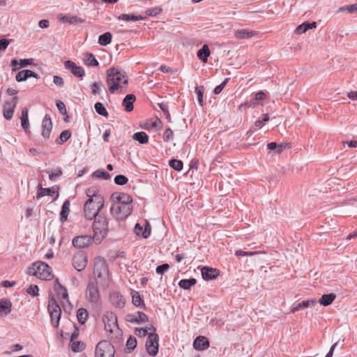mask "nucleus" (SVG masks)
Instances as JSON below:
<instances>
[{
    "instance_id": "obj_1",
    "label": "nucleus",
    "mask_w": 357,
    "mask_h": 357,
    "mask_svg": "<svg viewBox=\"0 0 357 357\" xmlns=\"http://www.w3.org/2000/svg\"><path fill=\"white\" fill-rule=\"evenodd\" d=\"M106 82L109 86V92L114 93L116 90L121 89L123 86L128 84V78L124 71L111 68L107 71Z\"/></svg>"
},
{
    "instance_id": "obj_2",
    "label": "nucleus",
    "mask_w": 357,
    "mask_h": 357,
    "mask_svg": "<svg viewBox=\"0 0 357 357\" xmlns=\"http://www.w3.org/2000/svg\"><path fill=\"white\" fill-rule=\"evenodd\" d=\"M93 223V241L98 244L107 236L108 231V221L106 215L104 213H100L96 215Z\"/></svg>"
},
{
    "instance_id": "obj_3",
    "label": "nucleus",
    "mask_w": 357,
    "mask_h": 357,
    "mask_svg": "<svg viewBox=\"0 0 357 357\" xmlns=\"http://www.w3.org/2000/svg\"><path fill=\"white\" fill-rule=\"evenodd\" d=\"M93 280L100 282V286H103L107 283L109 278V270L105 259L102 257H97L94 259Z\"/></svg>"
},
{
    "instance_id": "obj_4",
    "label": "nucleus",
    "mask_w": 357,
    "mask_h": 357,
    "mask_svg": "<svg viewBox=\"0 0 357 357\" xmlns=\"http://www.w3.org/2000/svg\"><path fill=\"white\" fill-rule=\"evenodd\" d=\"M27 273L29 275L36 276L41 280H50L53 278L51 268L47 263L43 261L33 263L28 268Z\"/></svg>"
},
{
    "instance_id": "obj_5",
    "label": "nucleus",
    "mask_w": 357,
    "mask_h": 357,
    "mask_svg": "<svg viewBox=\"0 0 357 357\" xmlns=\"http://www.w3.org/2000/svg\"><path fill=\"white\" fill-rule=\"evenodd\" d=\"M132 209V206L114 202L110 208V213L116 220H123L131 214Z\"/></svg>"
},
{
    "instance_id": "obj_6",
    "label": "nucleus",
    "mask_w": 357,
    "mask_h": 357,
    "mask_svg": "<svg viewBox=\"0 0 357 357\" xmlns=\"http://www.w3.org/2000/svg\"><path fill=\"white\" fill-rule=\"evenodd\" d=\"M47 310L51 317L52 326L54 328L58 327L61 319V310L54 297L49 299Z\"/></svg>"
},
{
    "instance_id": "obj_7",
    "label": "nucleus",
    "mask_w": 357,
    "mask_h": 357,
    "mask_svg": "<svg viewBox=\"0 0 357 357\" xmlns=\"http://www.w3.org/2000/svg\"><path fill=\"white\" fill-rule=\"evenodd\" d=\"M114 346L107 340L99 342L95 351V357H114Z\"/></svg>"
},
{
    "instance_id": "obj_8",
    "label": "nucleus",
    "mask_w": 357,
    "mask_h": 357,
    "mask_svg": "<svg viewBox=\"0 0 357 357\" xmlns=\"http://www.w3.org/2000/svg\"><path fill=\"white\" fill-rule=\"evenodd\" d=\"M98 285H100V282L89 279L86 290V298L91 303H96L100 300Z\"/></svg>"
},
{
    "instance_id": "obj_9",
    "label": "nucleus",
    "mask_w": 357,
    "mask_h": 357,
    "mask_svg": "<svg viewBox=\"0 0 357 357\" xmlns=\"http://www.w3.org/2000/svg\"><path fill=\"white\" fill-rule=\"evenodd\" d=\"M159 336L155 333H150L146 341L147 353L152 356H155L158 353Z\"/></svg>"
},
{
    "instance_id": "obj_10",
    "label": "nucleus",
    "mask_w": 357,
    "mask_h": 357,
    "mask_svg": "<svg viewBox=\"0 0 357 357\" xmlns=\"http://www.w3.org/2000/svg\"><path fill=\"white\" fill-rule=\"evenodd\" d=\"M102 321L105 329L109 333H112L114 328H118L116 315L112 312H107L103 315Z\"/></svg>"
},
{
    "instance_id": "obj_11",
    "label": "nucleus",
    "mask_w": 357,
    "mask_h": 357,
    "mask_svg": "<svg viewBox=\"0 0 357 357\" xmlns=\"http://www.w3.org/2000/svg\"><path fill=\"white\" fill-rule=\"evenodd\" d=\"M17 102V97H13L11 100L5 102L3 106V115L6 120H10L13 118Z\"/></svg>"
},
{
    "instance_id": "obj_12",
    "label": "nucleus",
    "mask_w": 357,
    "mask_h": 357,
    "mask_svg": "<svg viewBox=\"0 0 357 357\" xmlns=\"http://www.w3.org/2000/svg\"><path fill=\"white\" fill-rule=\"evenodd\" d=\"M87 264V256L82 252L79 251L73 257V266L77 271H81Z\"/></svg>"
},
{
    "instance_id": "obj_13",
    "label": "nucleus",
    "mask_w": 357,
    "mask_h": 357,
    "mask_svg": "<svg viewBox=\"0 0 357 357\" xmlns=\"http://www.w3.org/2000/svg\"><path fill=\"white\" fill-rule=\"evenodd\" d=\"M92 199H88L84 205V217L88 220H92L96 215L100 213L93 205Z\"/></svg>"
},
{
    "instance_id": "obj_14",
    "label": "nucleus",
    "mask_w": 357,
    "mask_h": 357,
    "mask_svg": "<svg viewBox=\"0 0 357 357\" xmlns=\"http://www.w3.org/2000/svg\"><path fill=\"white\" fill-rule=\"evenodd\" d=\"M111 199L115 200V202L120 203L123 205H132V197L124 192H115L111 195Z\"/></svg>"
},
{
    "instance_id": "obj_15",
    "label": "nucleus",
    "mask_w": 357,
    "mask_h": 357,
    "mask_svg": "<svg viewBox=\"0 0 357 357\" xmlns=\"http://www.w3.org/2000/svg\"><path fill=\"white\" fill-rule=\"evenodd\" d=\"M64 66L66 68L69 70L72 74H73L75 76L77 77H83L85 75L84 69L77 66L75 62L68 60L65 61Z\"/></svg>"
},
{
    "instance_id": "obj_16",
    "label": "nucleus",
    "mask_w": 357,
    "mask_h": 357,
    "mask_svg": "<svg viewBox=\"0 0 357 357\" xmlns=\"http://www.w3.org/2000/svg\"><path fill=\"white\" fill-rule=\"evenodd\" d=\"M126 320L128 322L135 324H143L149 321L147 315L142 312H137L135 314H128Z\"/></svg>"
},
{
    "instance_id": "obj_17",
    "label": "nucleus",
    "mask_w": 357,
    "mask_h": 357,
    "mask_svg": "<svg viewBox=\"0 0 357 357\" xmlns=\"http://www.w3.org/2000/svg\"><path fill=\"white\" fill-rule=\"evenodd\" d=\"M91 240V237L88 235L76 236L73 239V245L76 248H84L89 246Z\"/></svg>"
},
{
    "instance_id": "obj_18",
    "label": "nucleus",
    "mask_w": 357,
    "mask_h": 357,
    "mask_svg": "<svg viewBox=\"0 0 357 357\" xmlns=\"http://www.w3.org/2000/svg\"><path fill=\"white\" fill-rule=\"evenodd\" d=\"M202 275L204 280H212L220 275V271L208 266H204L201 269Z\"/></svg>"
},
{
    "instance_id": "obj_19",
    "label": "nucleus",
    "mask_w": 357,
    "mask_h": 357,
    "mask_svg": "<svg viewBox=\"0 0 357 357\" xmlns=\"http://www.w3.org/2000/svg\"><path fill=\"white\" fill-rule=\"evenodd\" d=\"M38 191L36 195V198L38 199L45 195L52 197L54 199L59 197V192L54 190V188H43L42 185L39 184L38 185Z\"/></svg>"
},
{
    "instance_id": "obj_20",
    "label": "nucleus",
    "mask_w": 357,
    "mask_h": 357,
    "mask_svg": "<svg viewBox=\"0 0 357 357\" xmlns=\"http://www.w3.org/2000/svg\"><path fill=\"white\" fill-rule=\"evenodd\" d=\"M42 136L45 139H48L50 136V133L52 129V122L50 114H45L42 122Z\"/></svg>"
},
{
    "instance_id": "obj_21",
    "label": "nucleus",
    "mask_w": 357,
    "mask_h": 357,
    "mask_svg": "<svg viewBox=\"0 0 357 357\" xmlns=\"http://www.w3.org/2000/svg\"><path fill=\"white\" fill-rule=\"evenodd\" d=\"M110 301L113 305L118 308H123L126 301L121 294L119 291H114L110 294Z\"/></svg>"
},
{
    "instance_id": "obj_22",
    "label": "nucleus",
    "mask_w": 357,
    "mask_h": 357,
    "mask_svg": "<svg viewBox=\"0 0 357 357\" xmlns=\"http://www.w3.org/2000/svg\"><path fill=\"white\" fill-rule=\"evenodd\" d=\"M193 347L196 350H205L209 347V341L205 336L199 335L195 339L193 342Z\"/></svg>"
},
{
    "instance_id": "obj_23",
    "label": "nucleus",
    "mask_w": 357,
    "mask_h": 357,
    "mask_svg": "<svg viewBox=\"0 0 357 357\" xmlns=\"http://www.w3.org/2000/svg\"><path fill=\"white\" fill-rule=\"evenodd\" d=\"M29 77L39 78V76L35 72L31 70H22L16 75L15 79L18 82L26 81Z\"/></svg>"
},
{
    "instance_id": "obj_24",
    "label": "nucleus",
    "mask_w": 357,
    "mask_h": 357,
    "mask_svg": "<svg viewBox=\"0 0 357 357\" xmlns=\"http://www.w3.org/2000/svg\"><path fill=\"white\" fill-rule=\"evenodd\" d=\"M57 18L59 21L63 22V23H68L70 24H75L77 23H83L84 22V20L78 17L77 16H73L70 15H63V14H59L58 15Z\"/></svg>"
},
{
    "instance_id": "obj_25",
    "label": "nucleus",
    "mask_w": 357,
    "mask_h": 357,
    "mask_svg": "<svg viewBox=\"0 0 357 357\" xmlns=\"http://www.w3.org/2000/svg\"><path fill=\"white\" fill-rule=\"evenodd\" d=\"M32 63L33 59H21L18 60L17 59L15 58L11 60V66L13 67V70H15L17 69L30 66L32 64Z\"/></svg>"
},
{
    "instance_id": "obj_26",
    "label": "nucleus",
    "mask_w": 357,
    "mask_h": 357,
    "mask_svg": "<svg viewBox=\"0 0 357 357\" xmlns=\"http://www.w3.org/2000/svg\"><path fill=\"white\" fill-rule=\"evenodd\" d=\"M54 290L58 296H61L62 299H68L67 289L61 284H60L58 279H56L54 281Z\"/></svg>"
},
{
    "instance_id": "obj_27",
    "label": "nucleus",
    "mask_w": 357,
    "mask_h": 357,
    "mask_svg": "<svg viewBox=\"0 0 357 357\" xmlns=\"http://www.w3.org/2000/svg\"><path fill=\"white\" fill-rule=\"evenodd\" d=\"M136 100V97L134 94H128L125 96L123 100L122 105L124 107L126 112H131L133 110V103Z\"/></svg>"
},
{
    "instance_id": "obj_28",
    "label": "nucleus",
    "mask_w": 357,
    "mask_h": 357,
    "mask_svg": "<svg viewBox=\"0 0 357 357\" xmlns=\"http://www.w3.org/2000/svg\"><path fill=\"white\" fill-rule=\"evenodd\" d=\"M317 27V22H304L301 24L298 25L296 30L295 33L301 35L304 33H305L307 30L316 28Z\"/></svg>"
},
{
    "instance_id": "obj_29",
    "label": "nucleus",
    "mask_w": 357,
    "mask_h": 357,
    "mask_svg": "<svg viewBox=\"0 0 357 357\" xmlns=\"http://www.w3.org/2000/svg\"><path fill=\"white\" fill-rule=\"evenodd\" d=\"M146 18V16L141 15H135L133 13L121 14L118 17L119 20H123L126 22H136L138 20H143Z\"/></svg>"
},
{
    "instance_id": "obj_30",
    "label": "nucleus",
    "mask_w": 357,
    "mask_h": 357,
    "mask_svg": "<svg viewBox=\"0 0 357 357\" xmlns=\"http://www.w3.org/2000/svg\"><path fill=\"white\" fill-rule=\"evenodd\" d=\"M211 52L207 45H204L197 52V56L203 63H206Z\"/></svg>"
},
{
    "instance_id": "obj_31",
    "label": "nucleus",
    "mask_w": 357,
    "mask_h": 357,
    "mask_svg": "<svg viewBox=\"0 0 357 357\" xmlns=\"http://www.w3.org/2000/svg\"><path fill=\"white\" fill-rule=\"evenodd\" d=\"M93 197H91V198H90V199H92V200H93L92 205L94 207H96L98 211H99L100 212V211L104 207V204H105L104 198L102 195H97L96 191H93Z\"/></svg>"
},
{
    "instance_id": "obj_32",
    "label": "nucleus",
    "mask_w": 357,
    "mask_h": 357,
    "mask_svg": "<svg viewBox=\"0 0 357 357\" xmlns=\"http://www.w3.org/2000/svg\"><path fill=\"white\" fill-rule=\"evenodd\" d=\"M70 213V201L66 200L62 206L60 212V220L63 223L67 220L68 216Z\"/></svg>"
},
{
    "instance_id": "obj_33",
    "label": "nucleus",
    "mask_w": 357,
    "mask_h": 357,
    "mask_svg": "<svg viewBox=\"0 0 357 357\" xmlns=\"http://www.w3.org/2000/svg\"><path fill=\"white\" fill-rule=\"evenodd\" d=\"M12 303L9 300L0 299V314L8 315L11 312Z\"/></svg>"
},
{
    "instance_id": "obj_34",
    "label": "nucleus",
    "mask_w": 357,
    "mask_h": 357,
    "mask_svg": "<svg viewBox=\"0 0 357 357\" xmlns=\"http://www.w3.org/2000/svg\"><path fill=\"white\" fill-rule=\"evenodd\" d=\"M257 34L255 31L248 29H241L236 31L235 36L238 39L250 38Z\"/></svg>"
},
{
    "instance_id": "obj_35",
    "label": "nucleus",
    "mask_w": 357,
    "mask_h": 357,
    "mask_svg": "<svg viewBox=\"0 0 357 357\" xmlns=\"http://www.w3.org/2000/svg\"><path fill=\"white\" fill-rule=\"evenodd\" d=\"M335 298L336 295L333 293L324 294L320 298L319 302L321 305L324 306H328L333 302Z\"/></svg>"
},
{
    "instance_id": "obj_36",
    "label": "nucleus",
    "mask_w": 357,
    "mask_h": 357,
    "mask_svg": "<svg viewBox=\"0 0 357 357\" xmlns=\"http://www.w3.org/2000/svg\"><path fill=\"white\" fill-rule=\"evenodd\" d=\"M44 172L48 174L49 178L51 181H54L62 175V169L59 167L56 169H47Z\"/></svg>"
},
{
    "instance_id": "obj_37",
    "label": "nucleus",
    "mask_w": 357,
    "mask_h": 357,
    "mask_svg": "<svg viewBox=\"0 0 357 357\" xmlns=\"http://www.w3.org/2000/svg\"><path fill=\"white\" fill-rule=\"evenodd\" d=\"M197 283V280L195 278H190V279H182L178 282V286L185 290L190 289L193 285Z\"/></svg>"
},
{
    "instance_id": "obj_38",
    "label": "nucleus",
    "mask_w": 357,
    "mask_h": 357,
    "mask_svg": "<svg viewBox=\"0 0 357 357\" xmlns=\"http://www.w3.org/2000/svg\"><path fill=\"white\" fill-rule=\"evenodd\" d=\"M132 139L138 142L141 144H145L149 142V136L144 131H140L135 133L132 136Z\"/></svg>"
},
{
    "instance_id": "obj_39",
    "label": "nucleus",
    "mask_w": 357,
    "mask_h": 357,
    "mask_svg": "<svg viewBox=\"0 0 357 357\" xmlns=\"http://www.w3.org/2000/svg\"><path fill=\"white\" fill-rule=\"evenodd\" d=\"M92 178L109 180L111 175L103 169H99L93 172L91 175Z\"/></svg>"
},
{
    "instance_id": "obj_40",
    "label": "nucleus",
    "mask_w": 357,
    "mask_h": 357,
    "mask_svg": "<svg viewBox=\"0 0 357 357\" xmlns=\"http://www.w3.org/2000/svg\"><path fill=\"white\" fill-rule=\"evenodd\" d=\"M77 318L80 324H84L89 318L88 311L85 308H79L77 312Z\"/></svg>"
},
{
    "instance_id": "obj_41",
    "label": "nucleus",
    "mask_w": 357,
    "mask_h": 357,
    "mask_svg": "<svg viewBox=\"0 0 357 357\" xmlns=\"http://www.w3.org/2000/svg\"><path fill=\"white\" fill-rule=\"evenodd\" d=\"M315 303H316V301H312H312H303L302 302L298 303V304L294 305L291 309V312L294 313L301 309L308 307L310 305V304L314 305Z\"/></svg>"
},
{
    "instance_id": "obj_42",
    "label": "nucleus",
    "mask_w": 357,
    "mask_h": 357,
    "mask_svg": "<svg viewBox=\"0 0 357 357\" xmlns=\"http://www.w3.org/2000/svg\"><path fill=\"white\" fill-rule=\"evenodd\" d=\"M112 38V33L110 32H105L103 34L99 36L98 43L102 46H107L111 43Z\"/></svg>"
},
{
    "instance_id": "obj_43",
    "label": "nucleus",
    "mask_w": 357,
    "mask_h": 357,
    "mask_svg": "<svg viewBox=\"0 0 357 357\" xmlns=\"http://www.w3.org/2000/svg\"><path fill=\"white\" fill-rule=\"evenodd\" d=\"M132 303L136 307L142 306L144 308L145 307V304L144 301L142 299L139 292L134 291L132 292Z\"/></svg>"
},
{
    "instance_id": "obj_44",
    "label": "nucleus",
    "mask_w": 357,
    "mask_h": 357,
    "mask_svg": "<svg viewBox=\"0 0 357 357\" xmlns=\"http://www.w3.org/2000/svg\"><path fill=\"white\" fill-rule=\"evenodd\" d=\"M84 63L89 66H98L99 65L98 61L96 59L95 56L92 53H87L85 55Z\"/></svg>"
},
{
    "instance_id": "obj_45",
    "label": "nucleus",
    "mask_w": 357,
    "mask_h": 357,
    "mask_svg": "<svg viewBox=\"0 0 357 357\" xmlns=\"http://www.w3.org/2000/svg\"><path fill=\"white\" fill-rule=\"evenodd\" d=\"M21 125L25 131L28 130L29 123L28 118V109L26 107H24L22 111Z\"/></svg>"
},
{
    "instance_id": "obj_46",
    "label": "nucleus",
    "mask_w": 357,
    "mask_h": 357,
    "mask_svg": "<svg viewBox=\"0 0 357 357\" xmlns=\"http://www.w3.org/2000/svg\"><path fill=\"white\" fill-rule=\"evenodd\" d=\"M71 137V132L69 130H63L61 132L59 137L56 139L57 144H62L70 139Z\"/></svg>"
},
{
    "instance_id": "obj_47",
    "label": "nucleus",
    "mask_w": 357,
    "mask_h": 357,
    "mask_svg": "<svg viewBox=\"0 0 357 357\" xmlns=\"http://www.w3.org/2000/svg\"><path fill=\"white\" fill-rule=\"evenodd\" d=\"M169 165L171 168L178 172L181 171L183 167V162L176 159H171L169 161Z\"/></svg>"
},
{
    "instance_id": "obj_48",
    "label": "nucleus",
    "mask_w": 357,
    "mask_h": 357,
    "mask_svg": "<svg viewBox=\"0 0 357 357\" xmlns=\"http://www.w3.org/2000/svg\"><path fill=\"white\" fill-rule=\"evenodd\" d=\"M94 108L96 112L99 114L105 117L108 116V112L104 106V105L100 102H98L95 104Z\"/></svg>"
},
{
    "instance_id": "obj_49",
    "label": "nucleus",
    "mask_w": 357,
    "mask_h": 357,
    "mask_svg": "<svg viewBox=\"0 0 357 357\" xmlns=\"http://www.w3.org/2000/svg\"><path fill=\"white\" fill-rule=\"evenodd\" d=\"M204 86H199L195 88V93L197 96V100L199 102V104L201 106H203L204 104Z\"/></svg>"
},
{
    "instance_id": "obj_50",
    "label": "nucleus",
    "mask_w": 357,
    "mask_h": 357,
    "mask_svg": "<svg viewBox=\"0 0 357 357\" xmlns=\"http://www.w3.org/2000/svg\"><path fill=\"white\" fill-rule=\"evenodd\" d=\"M339 13L347 12L349 13H354L357 12V5L351 4L342 6L338 9Z\"/></svg>"
},
{
    "instance_id": "obj_51",
    "label": "nucleus",
    "mask_w": 357,
    "mask_h": 357,
    "mask_svg": "<svg viewBox=\"0 0 357 357\" xmlns=\"http://www.w3.org/2000/svg\"><path fill=\"white\" fill-rule=\"evenodd\" d=\"M137 346V340L135 337L130 335L126 342V349L130 351L135 349Z\"/></svg>"
},
{
    "instance_id": "obj_52",
    "label": "nucleus",
    "mask_w": 357,
    "mask_h": 357,
    "mask_svg": "<svg viewBox=\"0 0 357 357\" xmlns=\"http://www.w3.org/2000/svg\"><path fill=\"white\" fill-rule=\"evenodd\" d=\"M114 181L118 185H123L128 182V178L123 174H119L114 177Z\"/></svg>"
},
{
    "instance_id": "obj_53",
    "label": "nucleus",
    "mask_w": 357,
    "mask_h": 357,
    "mask_svg": "<svg viewBox=\"0 0 357 357\" xmlns=\"http://www.w3.org/2000/svg\"><path fill=\"white\" fill-rule=\"evenodd\" d=\"M71 349L75 352L82 351L84 349V344L80 341H73L71 344Z\"/></svg>"
},
{
    "instance_id": "obj_54",
    "label": "nucleus",
    "mask_w": 357,
    "mask_h": 357,
    "mask_svg": "<svg viewBox=\"0 0 357 357\" xmlns=\"http://www.w3.org/2000/svg\"><path fill=\"white\" fill-rule=\"evenodd\" d=\"M162 9L160 7H155L153 8H149L146 10L147 15L155 17L162 12Z\"/></svg>"
},
{
    "instance_id": "obj_55",
    "label": "nucleus",
    "mask_w": 357,
    "mask_h": 357,
    "mask_svg": "<svg viewBox=\"0 0 357 357\" xmlns=\"http://www.w3.org/2000/svg\"><path fill=\"white\" fill-rule=\"evenodd\" d=\"M229 79V78H225L220 84L215 86V88L213 90V93L215 95L220 94L222 92L224 87L225 86V85L227 84V83L228 82Z\"/></svg>"
},
{
    "instance_id": "obj_56",
    "label": "nucleus",
    "mask_w": 357,
    "mask_h": 357,
    "mask_svg": "<svg viewBox=\"0 0 357 357\" xmlns=\"http://www.w3.org/2000/svg\"><path fill=\"white\" fill-rule=\"evenodd\" d=\"M169 265L168 264H162L156 267L155 271L158 274H164L166 271L169 268Z\"/></svg>"
},
{
    "instance_id": "obj_57",
    "label": "nucleus",
    "mask_w": 357,
    "mask_h": 357,
    "mask_svg": "<svg viewBox=\"0 0 357 357\" xmlns=\"http://www.w3.org/2000/svg\"><path fill=\"white\" fill-rule=\"evenodd\" d=\"M173 136H174L173 131L172 130L171 128H168L164 132L163 140L165 142H168L170 139H173Z\"/></svg>"
},
{
    "instance_id": "obj_58",
    "label": "nucleus",
    "mask_w": 357,
    "mask_h": 357,
    "mask_svg": "<svg viewBox=\"0 0 357 357\" xmlns=\"http://www.w3.org/2000/svg\"><path fill=\"white\" fill-rule=\"evenodd\" d=\"M278 148L277 149V153H280L283 151L290 149L291 147V145L289 142H284V143L278 144Z\"/></svg>"
},
{
    "instance_id": "obj_59",
    "label": "nucleus",
    "mask_w": 357,
    "mask_h": 357,
    "mask_svg": "<svg viewBox=\"0 0 357 357\" xmlns=\"http://www.w3.org/2000/svg\"><path fill=\"white\" fill-rule=\"evenodd\" d=\"M56 105L58 110L59 111V112L61 114H67L66 105L61 100H57L56 102Z\"/></svg>"
},
{
    "instance_id": "obj_60",
    "label": "nucleus",
    "mask_w": 357,
    "mask_h": 357,
    "mask_svg": "<svg viewBox=\"0 0 357 357\" xmlns=\"http://www.w3.org/2000/svg\"><path fill=\"white\" fill-rule=\"evenodd\" d=\"M39 289L37 285H31L27 289L26 292L33 296H36L38 295Z\"/></svg>"
},
{
    "instance_id": "obj_61",
    "label": "nucleus",
    "mask_w": 357,
    "mask_h": 357,
    "mask_svg": "<svg viewBox=\"0 0 357 357\" xmlns=\"http://www.w3.org/2000/svg\"><path fill=\"white\" fill-rule=\"evenodd\" d=\"M151 231V225L148 222H146L145 228L143 229V231L142 233V237L144 238H147L150 236Z\"/></svg>"
},
{
    "instance_id": "obj_62",
    "label": "nucleus",
    "mask_w": 357,
    "mask_h": 357,
    "mask_svg": "<svg viewBox=\"0 0 357 357\" xmlns=\"http://www.w3.org/2000/svg\"><path fill=\"white\" fill-rule=\"evenodd\" d=\"M53 82L55 85L59 87H63L64 86L63 79L58 75H54L53 77Z\"/></svg>"
},
{
    "instance_id": "obj_63",
    "label": "nucleus",
    "mask_w": 357,
    "mask_h": 357,
    "mask_svg": "<svg viewBox=\"0 0 357 357\" xmlns=\"http://www.w3.org/2000/svg\"><path fill=\"white\" fill-rule=\"evenodd\" d=\"M158 106L167 117L170 116L169 112L168 104L167 102L159 103Z\"/></svg>"
},
{
    "instance_id": "obj_64",
    "label": "nucleus",
    "mask_w": 357,
    "mask_h": 357,
    "mask_svg": "<svg viewBox=\"0 0 357 357\" xmlns=\"http://www.w3.org/2000/svg\"><path fill=\"white\" fill-rule=\"evenodd\" d=\"M135 333L136 335L139 337H144L148 334V330L143 328H136L135 330Z\"/></svg>"
}]
</instances>
